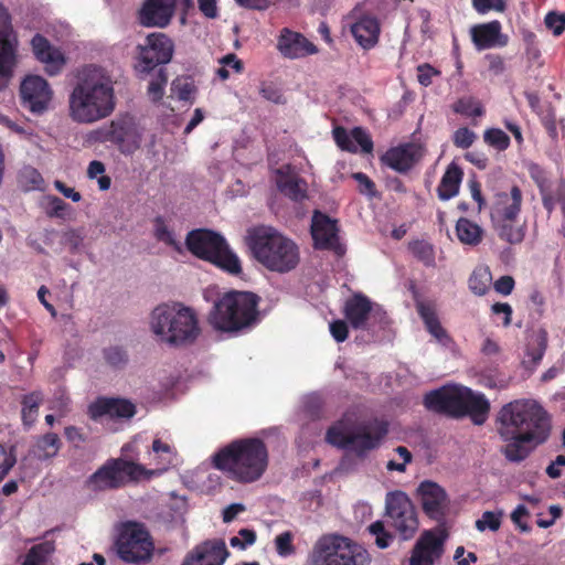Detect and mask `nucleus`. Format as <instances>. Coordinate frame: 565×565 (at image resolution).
Returning a JSON list of instances; mask_svg holds the SVG:
<instances>
[{
  "label": "nucleus",
  "mask_w": 565,
  "mask_h": 565,
  "mask_svg": "<svg viewBox=\"0 0 565 565\" xmlns=\"http://www.w3.org/2000/svg\"><path fill=\"white\" fill-rule=\"evenodd\" d=\"M151 475L153 471L139 463L121 458L109 459L87 479L86 487L92 491L113 490Z\"/></svg>",
  "instance_id": "9b49d317"
},
{
  "label": "nucleus",
  "mask_w": 565,
  "mask_h": 565,
  "mask_svg": "<svg viewBox=\"0 0 565 565\" xmlns=\"http://www.w3.org/2000/svg\"><path fill=\"white\" fill-rule=\"evenodd\" d=\"M290 167L286 166L276 171V185L278 190L295 202H301L307 199V182L291 174Z\"/></svg>",
  "instance_id": "7c9ffc66"
},
{
  "label": "nucleus",
  "mask_w": 565,
  "mask_h": 565,
  "mask_svg": "<svg viewBox=\"0 0 565 565\" xmlns=\"http://www.w3.org/2000/svg\"><path fill=\"white\" fill-rule=\"evenodd\" d=\"M150 329L161 342L172 347L190 345L201 333L196 313L180 302L157 306L150 315Z\"/></svg>",
  "instance_id": "39448f33"
},
{
  "label": "nucleus",
  "mask_w": 565,
  "mask_h": 565,
  "mask_svg": "<svg viewBox=\"0 0 565 565\" xmlns=\"http://www.w3.org/2000/svg\"><path fill=\"white\" fill-rule=\"evenodd\" d=\"M384 515L402 541L412 540L419 529L417 510L404 491L395 490L386 493Z\"/></svg>",
  "instance_id": "f8f14e48"
},
{
  "label": "nucleus",
  "mask_w": 565,
  "mask_h": 565,
  "mask_svg": "<svg viewBox=\"0 0 565 565\" xmlns=\"http://www.w3.org/2000/svg\"><path fill=\"white\" fill-rule=\"evenodd\" d=\"M471 38L478 50L502 47L508 44V36L501 33V23L497 20L472 26Z\"/></svg>",
  "instance_id": "cd10ccee"
},
{
  "label": "nucleus",
  "mask_w": 565,
  "mask_h": 565,
  "mask_svg": "<svg viewBox=\"0 0 565 565\" xmlns=\"http://www.w3.org/2000/svg\"><path fill=\"white\" fill-rule=\"evenodd\" d=\"M369 533L374 537L375 545L381 548H387L393 543L395 535L390 532L384 522L377 520L367 526Z\"/></svg>",
  "instance_id": "c03bdc74"
},
{
  "label": "nucleus",
  "mask_w": 565,
  "mask_h": 565,
  "mask_svg": "<svg viewBox=\"0 0 565 565\" xmlns=\"http://www.w3.org/2000/svg\"><path fill=\"white\" fill-rule=\"evenodd\" d=\"M544 23L545 26L551 30L555 36H558L565 30V13L551 11L545 15Z\"/></svg>",
  "instance_id": "864d4df0"
},
{
  "label": "nucleus",
  "mask_w": 565,
  "mask_h": 565,
  "mask_svg": "<svg viewBox=\"0 0 565 565\" xmlns=\"http://www.w3.org/2000/svg\"><path fill=\"white\" fill-rule=\"evenodd\" d=\"M420 150L413 143L392 148L382 157V161L397 172H407L418 161Z\"/></svg>",
  "instance_id": "c756f323"
},
{
  "label": "nucleus",
  "mask_w": 565,
  "mask_h": 565,
  "mask_svg": "<svg viewBox=\"0 0 565 565\" xmlns=\"http://www.w3.org/2000/svg\"><path fill=\"white\" fill-rule=\"evenodd\" d=\"M476 139L477 135L467 127L457 129L452 135L454 145L460 149H468L472 146Z\"/></svg>",
  "instance_id": "603ef678"
},
{
  "label": "nucleus",
  "mask_w": 565,
  "mask_h": 565,
  "mask_svg": "<svg viewBox=\"0 0 565 565\" xmlns=\"http://www.w3.org/2000/svg\"><path fill=\"white\" fill-rule=\"evenodd\" d=\"M62 446L60 437L55 433H47L35 439L30 454L41 461L54 458Z\"/></svg>",
  "instance_id": "e433bc0d"
},
{
  "label": "nucleus",
  "mask_w": 565,
  "mask_h": 565,
  "mask_svg": "<svg viewBox=\"0 0 565 565\" xmlns=\"http://www.w3.org/2000/svg\"><path fill=\"white\" fill-rule=\"evenodd\" d=\"M136 414V406L124 398H98L88 406V415L96 420L103 416L129 419Z\"/></svg>",
  "instance_id": "a878e982"
},
{
  "label": "nucleus",
  "mask_w": 565,
  "mask_h": 565,
  "mask_svg": "<svg viewBox=\"0 0 565 565\" xmlns=\"http://www.w3.org/2000/svg\"><path fill=\"white\" fill-rule=\"evenodd\" d=\"M49 203L50 211L47 214L51 217H64L65 212L70 209V205L58 196H49Z\"/></svg>",
  "instance_id": "680f3d73"
},
{
  "label": "nucleus",
  "mask_w": 565,
  "mask_h": 565,
  "mask_svg": "<svg viewBox=\"0 0 565 565\" xmlns=\"http://www.w3.org/2000/svg\"><path fill=\"white\" fill-rule=\"evenodd\" d=\"M492 276L488 267L476 268L469 278V289L477 296L488 292Z\"/></svg>",
  "instance_id": "79ce46f5"
},
{
  "label": "nucleus",
  "mask_w": 565,
  "mask_h": 565,
  "mask_svg": "<svg viewBox=\"0 0 565 565\" xmlns=\"http://www.w3.org/2000/svg\"><path fill=\"white\" fill-rule=\"evenodd\" d=\"M371 311L372 302L363 295H354L344 306V316L353 329H366Z\"/></svg>",
  "instance_id": "2f4dec72"
},
{
  "label": "nucleus",
  "mask_w": 565,
  "mask_h": 565,
  "mask_svg": "<svg viewBox=\"0 0 565 565\" xmlns=\"http://www.w3.org/2000/svg\"><path fill=\"white\" fill-rule=\"evenodd\" d=\"M116 107L114 82L96 65L78 71L68 95V116L77 124H94L109 117Z\"/></svg>",
  "instance_id": "f03ea898"
},
{
  "label": "nucleus",
  "mask_w": 565,
  "mask_h": 565,
  "mask_svg": "<svg viewBox=\"0 0 565 565\" xmlns=\"http://www.w3.org/2000/svg\"><path fill=\"white\" fill-rule=\"evenodd\" d=\"M514 279L512 276H501L495 282H494V290L503 296H509L514 288Z\"/></svg>",
  "instance_id": "0e129e2a"
},
{
  "label": "nucleus",
  "mask_w": 565,
  "mask_h": 565,
  "mask_svg": "<svg viewBox=\"0 0 565 565\" xmlns=\"http://www.w3.org/2000/svg\"><path fill=\"white\" fill-rule=\"evenodd\" d=\"M18 184L24 192H30L42 190L44 180L35 168L25 166L18 173Z\"/></svg>",
  "instance_id": "a19ab883"
},
{
  "label": "nucleus",
  "mask_w": 565,
  "mask_h": 565,
  "mask_svg": "<svg viewBox=\"0 0 565 565\" xmlns=\"http://www.w3.org/2000/svg\"><path fill=\"white\" fill-rule=\"evenodd\" d=\"M458 239L466 245L476 246L482 241L483 230L477 223L460 217L456 224Z\"/></svg>",
  "instance_id": "4c0bfd02"
},
{
  "label": "nucleus",
  "mask_w": 565,
  "mask_h": 565,
  "mask_svg": "<svg viewBox=\"0 0 565 565\" xmlns=\"http://www.w3.org/2000/svg\"><path fill=\"white\" fill-rule=\"evenodd\" d=\"M20 96L24 108L40 115L49 108L53 92L43 77L29 75L20 85Z\"/></svg>",
  "instance_id": "f3484780"
},
{
  "label": "nucleus",
  "mask_w": 565,
  "mask_h": 565,
  "mask_svg": "<svg viewBox=\"0 0 565 565\" xmlns=\"http://www.w3.org/2000/svg\"><path fill=\"white\" fill-rule=\"evenodd\" d=\"M547 348V335L545 331H541L536 337V348L529 352V356L531 358L533 363H539Z\"/></svg>",
  "instance_id": "bf43d9fd"
},
{
  "label": "nucleus",
  "mask_w": 565,
  "mask_h": 565,
  "mask_svg": "<svg viewBox=\"0 0 565 565\" xmlns=\"http://www.w3.org/2000/svg\"><path fill=\"white\" fill-rule=\"evenodd\" d=\"M32 52L38 61L44 64L45 72L57 75L65 65L63 53L54 47L50 41L41 34H35L31 40Z\"/></svg>",
  "instance_id": "393cba45"
},
{
  "label": "nucleus",
  "mask_w": 565,
  "mask_h": 565,
  "mask_svg": "<svg viewBox=\"0 0 565 565\" xmlns=\"http://www.w3.org/2000/svg\"><path fill=\"white\" fill-rule=\"evenodd\" d=\"M19 41L11 25V15L0 3V90L6 88L17 64Z\"/></svg>",
  "instance_id": "4468645a"
},
{
  "label": "nucleus",
  "mask_w": 565,
  "mask_h": 565,
  "mask_svg": "<svg viewBox=\"0 0 565 565\" xmlns=\"http://www.w3.org/2000/svg\"><path fill=\"white\" fill-rule=\"evenodd\" d=\"M311 235L317 248L332 250L338 256L345 253L344 245L339 241L337 222L319 211L312 216Z\"/></svg>",
  "instance_id": "6ab92c4d"
},
{
  "label": "nucleus",
  "mask_w": 565,
  "mask_h": 565,
  "mask_svg": "<svg viewBox=\"0 0 565 565\" xmlns=\"http://www.w3.org/2000/svg\"><path fill=\"white\" fill-rule=\"evenodd\" d=\"M412 254L426 266L435 265V252L431 244L426 241H415L409 244Z\"/></svg>",
  "instance_id": "a18cd8bd"
},
{
  "label": "nucleus",
  "mask_w": 565,
  "mask_h": 565,
  "mask_svg": "<svg viewBox=\"0 0 565 565\" xmlns=\"http://www.w3.org/2000/svg\"><path fill=\"white\" fill-rule=\"evenodd\" d=\"M437 75H439V72L429 64L417 66V79L423 86H429L433 83V77Z\"/></svg>",
  "instance_id": "052dcab7"
},
{
  "label": "nucleus",
  "mask_w": 565,
  "mask_h": 565,
  "mask_svg": "<svg viewBox=\"0 0 565 565\" xmlns=\"http://www.w3.org/2000/svg\"><path fill=\"white\" fill-rule=\"evenodd\" d=\"M353 179L359 183V190L362 194L370 198L376 195L375 184L366 174L356 172L353 174Z\"/></svg>",
  "instance_id": "4d7b16f0"
},
{
  "label": "nucleus",
  "mask_w": 565,
  "mask_h": 565,
  "mask_svg": "<svg viewBox=\"0 0 565 565\" xmlns=\"http://www.w3.org/2000/svg\"><path fill=\"white\" fill-rule=\"evenodd\" d=\"M175 10V0H145L138 20L146 28H166Z\"/></svg>",
  "instance_id": "4be33fe9"
},
{
  "label": "nucleus",
  "mask_w": 565,
  "mask_h": 565,
  "mask_svg": "<svg viewBox=\"0 0 565 565\" xmlns=\"http://www.w3.org/2000/svg\"><path fill=\"white\" fill-rule=\"evenodd\" d=\"M483 140L490 147L504 151L510 146V137L499 128H489L483 132Z\"/></svg>",
  "instance_id": "49530a36"
},
{
  "label": "nucleus",
  "mask_w": 565,
  "mask_h": 565,
  "mask_svg": "<svg viewBox=\"0 0 565 565\" xmlns=\"http://www.w3.org/2000/svg\"><path fill=\"white\" fill-rule=\"evenodd\" d=\"M462 175V170L455 162L447 167L437 188V194L441 201H448L458 194Z\"/></svg>",
  "instance_id": "c9c22d12"
},
{
  "label": "nucleus",
  "mask_w": 565,
  "mask_h": 565,
  "mask_svg": "<svg viewBox=\"0 0 565 565\" xmlns=\"http://www.w3.org/2000/svg\"><path fill=\"white\" fill-rule=\"evenodd\" d=\"M167 84V76L162 70L159 71L158 75L150 81L148 85V96L152 102H158L162 98L164 93V86Z\"/></svg>",
  "instance_id": "3c124183"
},
{
  "label": "nucleus",
  "mask_w": 565,
  "mask_h": 565,
  "mask_svg": "<svg viewBox=\"0 0 565 565\" xmlns=\"http://www.w3.org/2000/svg\"><path fill=\"white\" fill-rule=\"evenodd\" d=\"M417 312L423 319L428 332L444 347H448L451 342L450 337L441 327L435 309L431 305L424 301L416 303Z\"/></svg>",
  "instance_id": "72a5a7b5"
},
{
  "label": "nucleus",
  "mask_w": 565,
  "mask_h": 565,
  "mask_svg": "<svg viewBox=\"0 0 565 565\" xmlns=\"http://www.w3.org/2000/svg\"><path fill=\"white\" fill-rule=\"evenodd\" d=\"M95 134L96 140L113 142L122 153H131L140 147V136L135 126L127 120H114Z\"/></svg>",
  "instance_id": "a211bd4d"
},
{
  "label": "nucleus",
  "mask_w": 565,
  "mask_h": 565,
  "mask_svg": "<svg viewBox=\"0 0 565 565\" xmlns=\"http://www.w3.org/2000/svg\"><path fill=\"white\" fill-rule=\"evenodd\" d=\"M54 551L55 546L51 541L35 544L26 553L22 565H49L50 557Z\"/></svg>",
  "instance_id": "58836bf2"
},
{
  "label": "nucleus",
  "mask_w": 565,
  "mask_h": 565,
  "mask_svg": "<svg viewBox=\"0 0 565 565\" xmlns=\"http://www.w3.org/2000/svg\"><path fill=\"white\" fill-rule=\"evenodd\" d=\"M523 194L518 185L509 192H498L490 206V220L497 235L510 243L520 244L526 233L525 222H520Z\"/></svg>",
  "instance_id": "0eeeda50"
},
{
  "label": "nucleus",
  "mask_w": 565,
  "mask_h": 565,
  "mask_svg": "<svg viewBox=\"0 0 565 565\" xmlns=\"http://www.w3.org/2000/svg\"><path fill=\"white\" fill-rule=\"evenodd\" d=\"M104 358L106 362L114 367H121L128 361L126 351L119 347H110L106 349L104 351Z\"/></svg>",
  "instance_id": "5fc2aeb1"
},
{
  "label": "nucleus",
  "mask_w": 565,
  "mask_h": 565,
  "mask_svg": "<svg viewBox=\"0 0 565 565\" xmlns=\"http://www.w3.org/2000/svg\"><path fill=\"white\" fill-rule=\"evenodd\" d=\"M213 465L236 482L252 483L266 471L268 450L258 438L236 439L214 455Z\"/></svg>",
  "instance_id": "7ed1b4c3"
},
{
  "label": "nucleus",
  "mask_w": 565,
  "mask_h": 565,
  "mask_svg": "<svg viewBox=\"0 0 565 565\" xmlns=\"http://www.w3.org/2000/svg\"><path fill=\"white\" fill-rule=\"evenodd\" d=\"M498 434L507 443L502 452L511 462L523 461L551 433L546 411L534 399H515L501 407Z\"/></svg>",
  "instance_id": "f257e3e1"
},
{
  "label": "nucleus",
  "mask_w": 565,
  "mask_h": 565,
  "mask_svg": "<svg viewBox=\"0 0 565 565\" xmlns=\"http://www.w3.org/2000/svg\"><path fill=\"white\" fill-rule=\"evenodd\" d=\"M279 52L288 58H300L317 52V47L302 34L284 30L278 40Z\"/></svg>",
  "instance_id": "c85d7f7f"
},
{
  "label": "nucleus",
  "mask_w": 565,
  "mask_h": 565,
  "mask_svg": "<svg viewBox=\"0 0 565 565\" xmlns=\"http://www.w3.org/2000/svg\"><path fill=\"white\" fill-rule=\"evenodd\" d=\"M153 235L157 241L173 247L177 252H181V244L177 241L172 230L168 227L162 216H157L153 221Z\"/></svg>",
  "instance_id": "37998d69"
},
{
  "label": "nucleus",
  "mask_w": 565,
  "mask_h": 565,
  "mask_svg": "<svg viewBox=\"0 0 565 565\" xmlns=\"http://www.w3.org/2000/svg\"><path fill=\"white\" fill-rule=\"evenodd\" d=\"M502 512L494 513L492 511H486L481 518L476 521V527L483 532L486 530L498 531L501 525Z\"/></svg>",
  "instance_id": "09e8293b"
},
{
  "label": "nucleus",
  "mask_w": 565,
  "mask_h": 565,
  "mask_svg": "<svg viewBox=\"0 0 565 565\" xmlns=\"http://www.w3.org/2000/svg\"><path fill=\"white\" fill-rule=\"evenodd\" d=\"M527 513V509L523 504H519L511 513V520L522 532H527L530 530L529 525L522 521Z\"/></svg>",
  "instance_id": "69168bd1"
},
{
  "label": "nucleus",
  "mask_w": 565,
  "mask_h": 565,
  "mask_svg": "<svg viewBox=\"0 0 565 565\" xmlns=\"http://www.w3.org/2000/svg\"><path fill=\"white\" fill-rule=\"evenodd\" d=\"M228 555L223 540H209L195 546L183 562L190 565H223Z\"/></svg>",
  "instance_id": "5701e85b"
},
{
  "label": "nucleus",
  "mask_w": 565,
  "mask_h": 565,
  "mask_svg": "<svg viewBox=\"0 0 565 565\" xmlns=\"http://www.w3.org/2000/svg\"><path fill=\"white\" fill-rule=\"evenodd\" d=\"M365 548L351 539L328 534L320 537L311 553V565H369Z\"/></svg>",
  "instance_id": "9d476101"
},
{
  "label": "nucleus",
  "mask_w": 565,
  "mask_h": 565,
  "mask_svg": "<svg viewBox=\"0 0 565 565\" xmlns=\"http://www.w3.org/2000/svg\"><path fill=\"white\" fill-rule=\"evenodd\" d=\"M42 401L43 394L40 391H34L23 396L21 415L25 426L30 427L35 422Z\"/></svg>",
  "instance_id": "ea45409f"
},
{
  "label": "nucleus",
  "mask_w": 565,
  "mask_h": 565,
  "mask_svg": "<svg viewBox=\"0 0 565 565\" xmlns=\"http://www.w3.org/2000/svg\"><path fill=\"white\" fill-rule=\"evenodd\" d=\"M532 177L539 186L542 203L547 213L551 214L555 205L559 203L565 214V185L559 182L555 188H551L546 184L545 178L534 174H532Z\"/></svg>",
  "instance_id": "f704fd0d"
},
{
  "label": "nucleus",
  "mask_w": 565,
  "mask_h": 565,
  "mask_svg": "<svg viewBox=\"0 0 565 565\" xmlns=\"http://www.w3.org/2000/svg\"><path fill=\"white\" fill-rule=\"evenodd\" d=\"M116 550L124 562L141 563L151 558L153 542L142 523L128 521L119 530Z\"/></svg>",
  "instance_id": "ddd939ff"
},
{
  "label": "nucleus",
  "mask_w": 565,
  "mask_h": 565,
  "mask_svg": "<svg viewBox=\"0 0 565 565\" xmlns=\"http://www.w3.org/2000/svg\"><path fill=\"white\" fill-rule=\"evenodd\" d=\"M247 245L268 270L288 273L299 263L298 246L271 226H256L247 231Z\"/></svg>",
  "instance_id": "20e7f679"
},
{
  "label": "nucleus",
  "mask_w": 565,
  "mask_h": 565,
  "mask_svg": "<svg viewBox=\"0 0 565 565\" xmlns=\"http://www.w3.org/2000/svg\"><path fill=\"white\" fill-rule=\"evenodd\" d=\"M461 385L443 386L430 391L424 397V405L427 409L435 413L445 414L452 418H460Z\"/></svg>",
  "instance_id": "aec40b11"
},
{
  "label": "nucleus",
  "mask_w": 565,
  "mask_h": 565,
  "mask_svg": "<svg viewBox=\"0 0 565 565\" xmlns=\"http://www.w3.org/2000/svg\"><path fill=\"white\" fill-rule=\"evenodd\" d=\"M486 60L489 62V71L493 75H501L505 70V64L503 58L497 54H488L486 55Z\"/></svg>",
  "instance_id": "774afa93"
},
{
  "label": "nucleus",
  "mask_w": 565,
  "mask_h": 565,
  "mask_svg": "<svg viewBox=\"0 0 565 565\" xmlns=\"http://www.w3.org/2000/svg\"><path fill=\"white\" fill-rule=\"evenodd\" d=\"M330 333L337 342H343L348 338V326L343 320H334L330 323Z\"/></svg>",
  "instance_id": "e2e57ef3"
},
{
  "label": "nucleus",
  "mask_w": 565,
  "mask_h": 565,
  "mask_svg": "<svg viewBox=\"0 0 565 565\" xmlns=\"http://www.w3.org/2000/svg\"><path fill=\"white\" fill-rule=\"evenodd\" d=\"M447 537L440 527L425 530L411 551L408 565H435L445 552Z\"/></svg>",
  "instance_id": "dca6fc26"
},
{
  "label": "nucleus",
  "mask_w": 565,
  "mask_h": 565,
  "mask_svg": "<svg viewBox=\"0 0 565 565\" xmlns=\"http://www.w3.org/2000/svg\"><path fill=\"white\" fill-rule=\"evenodd\" d=\"M188 249L196 257L207 260L231 275L242 273L238 257L217 233L199 228L191 231L185 239Z\"/></svg>",
  "instance_id": "1a4fd4ad"
},
{
  "label": "nucleus",
  "mask_w": 565,
  "mask_h": 565,
  "mask_svg": "<svg viewBox=\"0 0 565 565\" xmlns=\"http://www.w3.org/2000/svg\"><path fill=\"white\" fill-rule=\"evenodd\" d=\"M473 8L479 13H486L490 10L503 12L505 10L504 0H472Z\"/></svg>",
  "instance_id": "6e6d98bb"
},
{
  "label": "nucleus",
  "mask_w": 565,
  "mask_h": 565,
  "mask_svg": "<svg viewBox=\"0 0 565 565\" xmlns=\"http://www.w3.org/2000/svg\"><path fill=\"white\" fill-rule=\"evenodd\" d=\"M174 45L164 33L154 32L146 38V43L139 45L137 71L149 74L159 65L168 64L173 55Z\"/></svg>",
  "instance_id": "2eb2a0df"
},
{
  "label": "nucleus",
  "mask_w": 565,
  "mask_h": 565,
  "mask_svg": "<svg viewBox=\"0 0 565 565\" xmlns=\"http://www.w3.org/2000/svg\"><path fill=\"white\" fill-rule=\"evenodd\" d=\"M386 433L387 429L384 426L373 422H362L354 425L339 422L328 429L326 440L332 446L355 454L358 457H364L369 451L379 447Z\"/></svg>",
  "instance_id": "6e6552de"
},
{
  "label": "nucleus",
  "mask_w": 565,
  "mask_h": 565,
  "mask_svg": "<svg viewBox=\"0 0 565 565\" xmlns=\"http://www.w3.org/2000/svg\"><path fill=\"white\" fill-rule=\"evenodd\" d=\"M461 409L460 418L469 417L475 425H483L490 414V402L481 392L472 391L469 387L461 386L460 404Z\"/></svg>",
  "instance_id": "b1692460"
},
{
  "label": "nucleus",
  "mask_w": 565,
  "mask_h": 565,
  "mask_svg": "<svg viewBox=\"0 0 565 565\" xmlns=\"http://www.w3.org/2000/svg\"><path fill=\"white\" fill-rule=\"evenodd\" d=\"M199 9L207 19H215L218 15L216 0H198Z\"/></svg>",
  "instance_id": "338daca9"
},
{
  "label": "nucleus",
  "mask_w": 565,
  "mask_h": 565,
  "mask_svg": "<svg viewBox=\"0 0 565 565\" xmlns=\"http://www.w3.org/2000/svg\"><path fill=\"white\" fill-rule=\"evenodd\" d=\"M351 32L363 49H371L377 43L380 25L375 18L363 17L351 26Z\"/></svg>",
  "instance_id": "473e14b6"
},
{
  "label": "nucleus",
  "mask_w": 565,
  "mask_h": 565,
  "mask_svg": "<svg viewBox=\"0 0 565 565\" xmlns=\"http://www.w3.org/2000/svg\"><path fill=\"white\" fill-rule=\"evenodd\" d=\"M454 111L466 117H480L484 110L479 102L472 98H461L454 105Z\"/></svg>",
  "instance_id": "de8ad7c7"
},
{
  "label": "nucleus",
  "mask_w": 565,
  "mask_h": 565,
  "mask_svg": "<svg viewBox=\"0 0 565 565\" xmlns=\"http://www.w3.org/2000/svg\"><path fill=\"white\" fill-rule=\"evenodd\" d=\"M258 301L253 292L228 291L214 302L209 322L217 331L238 333L258 321Z\"/></svg>",
  "instance_id": "423d86ee"
},
{
  "label": "nucleus",
  "mask_w": 565,
  "mask_h": 565,
  "mask_svg": "<svg viewBox=\"0 0 565 565\" xmlns=\"http://www.w3.org/2000/svg\"><path fill=\"white\" fill-rule=\"evenodd\" d=\"M333 138L342 150L349 152L355 153L360 149L364 153H371L373 150L370 135L361 127H355L350 132L343 127H335Z\"/></svg>",
  "instance_id": "bb28decb"
},
{
  "label": "nucleus",
  "mask_w": 565,
  "mask_h": 565,
  "mask_svg": "<svg viewBox=\"0 0 565 565\" xmlns=\"http://www.w3.org/2000/svg\"><path fill=\"white\" fill-rule=\"evenodd\" d=\"M417 493L424 512L433 520L441 521L448 510L449 499L447 492L438 483L425 480L419 483Z\"/></svg>",
  "instance_id": "412c9836"
},
{
  "label": "nucleus",
  "mask_w": 565,
  "mask_h": 565,
  "mask_svg": "<svg viewBox=\"0 0 565 565\" xmlns=\"http://www.w3.org/2000/svg\"><path fill=\"white\" fill-rule=\"evenodd\" d=\"M292 539L294 535L289 531L282 532L276 536L275 547L279 556L288 557L295 553L296 548L292 544Z\"/></svg>",
  "instance_id": "8fccbe9b"
},
{
  "label": "nucleus",
  "mask_w": 565,
  "mask_h": 565,
  "mask_svg": "<svg viewBox=\"0 0 565 565\" xmlns=\"http://www.w3.org/2000/svg\"><path fill=\"white\" fill-rule=\"evenodd\" d=\"M15 457L8 452L6 447L0 445V481L9 473L15 465Z\"/></svg>",
  "instance_id": "13d9d810"
}]
</instances>
